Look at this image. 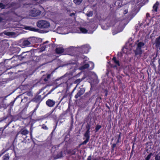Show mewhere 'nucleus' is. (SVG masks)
I'll use <instances>...</instances> for the list:
<instances>
[{"label": "nucleus", "instance_id": "nucleus-41", "mask_svg": "<svg viewBox=\"0 0 160 160\" xmlns=\"http://www.w3.org/2000/svg\"><path fill=\"white\" fill-rule=\"evenodd\" d=\"M28 28H29V29L31 31H37V29L34 28H31L30 27H28Z\"/></svg>", "mask_w": 160, "mask_h": 160}, {"label": "nucleus", "instance_id": "nucleus-9", "mask_svg": "<svg viewBox=\"0 0 160 160\" xmlns=\"http://www.w3.org/2000/svg\"><path fill=\"white\" fill-rule=\"evenodd\" d=\"M15 117V116L11 115L10 112H9L7 115L6 117L3 118V120H6L7 119H8V122H11V123L13 121H14Z\"/></svg>", "mask_w": 160, "mask_h": 160}, {"label": "nucleus", "instance_id": "nucleus-17", "mask_svg": "<svg viewBox=\"0 0 160 160\" xmlns=\"http://www.w3.org/2000/svg\"><path fill=\"white\" fill-rule=\"evenodd\" d=\"M155 47L158 48L160 47V36L156 38L155 40Z\"/></svg>", "mask_w": 160, "mask_h": 160}, {"label": "nucleus", "instance_id": "nucleus-30", "mask_svg": "<svg viewBox=\"0 0 160 160\" xmlns=\"http://www.w3.org/2000/svg\"><path fill=\"white\" fill-rule=\"evenodd\" d=\"M86 15L88 17H92L93 15V13L92 11H90L88 13L86 14Z\"/></svg>", "mask_w": 160, "mask_h": 160}, {"label": "nucleus", "instance_id": "nucleus-53", "mask_svg": "<svg viewBox=\"0 0 160 160\" xmlns=\"http://www.w3.org/2000/svg\"><path fill=\"white\" fill-rule=\"evenodd\" d=\"M48 42V41H47L43 43V45H44V44H46Z\"/></svg>", "mask_w": 160, "mask_h": 160}, {"label": "nucleus", "instance_id": "nucleus-47", "mask_svg": "<svg viewBox=\"0 0 160 160\" xmlns=\"http://www.w3.org/2000/svg\"><path fill=\"white\" fill-rule=\"evenodd\" d=\"M119 134L118 135H117L118 136V138L117 139L121 140V132H119Z\"/></svg>", "mask_w": 160, "mask_h": 160}, {"label": "nucleus", "instance_id": "nucleus-19", "mask_svg": "<svg viewBox=\"0 0 160 160\" xmlns=\"http://www.w3.org/2000/svg\"><path fill=\"white\" fill-rule=\"evenodd\" d=\"M90 49L88 47H83L82 48V52L83 53H88Z\"/></svg>", "mask_w": 160, "mask_h": 160}, {"label": "nucleus", "instance_id": "nucleus-21", "mask_svg": "<svg viewBox=\"0 0 160 160\" xmlns=\"http://www.w3.org/2000/svg\"><path fill=\"white\" fill-rule=\"evenodd\" d=\"M55 108L52 109L51 111L49 113L46 114L44 116V118H48L51 114H52L53 112L55 110Z\"/></svg>", "mask_w": 160, "mask_h": 160}, {"label": "nucleus", "instance_id": "nucleus-52", "mask_svg": "<svg viewBox=\"0 0 160 160\" xmlns=\"http://www.w3.org/2000/svg\"><path fill=\"white\" fill-rule=\"evenodd\" d=\"M75 15V13H73V12L71 13L70 14V16H74Z\"/></svg>", "mask_w": 160, "mask_h": 160}, {"label": "nucleus", "instance_id": "nucleus-49", "mask_svg": "<svg viewBox=\"0 0 160 160\" xmlns=\"http://www.w3.org/2000/svg\"><path fill=\"white\" fill-rule=\"evenodd\" d=\"M121 140L118 139H117V141L116 142V143L117 144H118V143L121 142Z\"/></svg>", "mask_w": 160, "mask_h": 160}, {"label": "nucleus", "instance_id": "nucleus-16", "mask_svg": "<svg viewBox=\"0 0 160 160\" xmlns=\"http://www.w3.org/2000/svg\"><path fill=\"white\" fill-rule=\"evenodd\" d=\"M159 5V3L158 1H157L153 5L152 10V11L154 12H158V6Z\"/></svg>", "mask_w": 160, "mask_h": 160}, {"label": "nucleus", "instance_id": "nucleus-60", "mask_svg": "<svg viewBox=\"0 0 160 160\" xmlns=\"http://www.w3.org/2000/svg\"><path fill=\"white\" fill-rule=\"evenodd\" d=\"M158 62L159 64V65H160V58L158 60Z\"/></svg>", "mask_w": 160, "mask_h": 160}, {"label": "nucleus", "instance_id": "nucleus-15", "mask_svg": "<svg viewBox=\"0 0 160 160\" xmlns=\"http://www.w3.org/2000/svg\"><path fill=\"white\" fill-rule=\"evenodd\" d=\"M55 51L57 54H60L63 53L64 49L62 47H58L56 48Z\"/></svg>", "mask_w": 160, "mask_h": 160}, {"label": "nucleus", "instance_id": "nucleus-42", "mask_svg": "<svg viewBox=\"0 0 160 160\" xmlns=\"http://www.w3.org/2000/svg\"><path fill=\"white\" fill-rule=\"evenodd\" d=\"M155 160H160V156H159L158 154H157L155 156Z\"/></svg>", "mask_w": 160, "mask_h": 160}, {"label": "nucleus", "instance_id": "nucleus-38", "mask_svg": "<svg viewBox=\"0 0 160 160\" xmlns=\"http://www.w3.org/2000/svg\"><path fill=\"white\" fill-rule=\"evenodd\" d=\"M42 128L44 130H48V128L47 127L46 125L45 124H43L42 126Z\"/></svg>", "mask_w": 160, "mask_h": 160}, {"label": "nucleus", "instance_id": "nucleus-54", "mask_svg": "<svg viewBox=\"0 0 160 160\" xmlns=\"http://www.w3.org/2000/svg\"><path fill=\"white\" fill-rule=\"evenodd\" d=\"M76 86L75 88H74L73 89L72 92V93H73L74 92L75 90L76 89Z\"/></svg>", "mask_w": 160, "mask_h": 160}, {"label": "nucleus", "instance_id": "nucleus-59", "mask_svg": "<svg viewBox=\"0 0 160 160\" xmlns=\"http://www.w3.org/2000/svg\"><path fill=\"white\" fill-rule=\"evenodd\" d=\"M2 20V18L1 17H0V22H1Z\"/></svg>", "mask_w": 160, "mask_h": 160}, {"label": "nucleus", "instance_id": "nucleus-10", "mask_svg": "<svg viewBox=\"0 0 160 160\" xmlns=\"http://www.w3.org/2000/svg\"><path fill=\"white\" fill-rule=\"evenodd\" d=\"M135 54V56L137 58H140L141 55L142 53V49H140L136 48V49L133 50Z\"/></svg>", "mask_w": 160, "mask_h": 160}, {"label": "nucleus", "instance_id": "nucleus-34", "mask_svg": "<svg viewBox=\"0 0 160 160\" xmlns=\"http://www.w3.org/2000/svg\"><path fill=\"white\" fill-rule=\"evenodd\" d=\"M69 153L71 154L72 155H74L76 153V149H75L72 150H70L69 151Z\"/></svg>", "mask_w": 160, "mask_h": 160}, {"label": "nucleus", "instance_id": "nucleus-44", "mask_svg": "<svg viewBox=\"0 0 160 160\" xmlns=\"http://www.w3.org/2000/svg\"><path fill=\"white\" fill-rule=\"evenodd\" d=\"M86 128L87 129H90L91 125L90 123H87V124Z\"/></svg>", "mask_w": 160, "mask_h": 160}, {"label": "nucleus", "instance_id": "nucleus-33", "mask_svg": "<svg viewBox=\"0 0 160 160\" xmlns=\"http://www.w3.org/2000/svg\"><path fill=\"white\" fill-rule=\"evenodd\" d=\"M13 51H16V52H19L20 51V48L18 47H14L13 48Z\"/></svg>", "mask_w": 160, "mask_h": 160}, {"label": "nucleus", "instance_id": "nucleus-20", "mask_svg": "<svg viewBox=\"0 0 160 160\" xmlns=\"http://www.w3.org/2000/svg\"><path fill=\"white\" fill-rule=\"evenodd\" d=\"M145 43L144 42H140L138 43L136 48L140 49H142V48L143 47Z\"/></svg>", "mask_w": 160, "mask_h": 160}, {"label": "nucleus", "instance_id": "nucleus-32", "mask_svg": "<svg viewBox=\"0 0 160 160\" xmlns=\"http://www.w3.org/2000/svg\"><path fill=\"white\" fill-rule=\"evenodd\" d=\"M48 47V46L47 45H46L45 44H44V45H43V43L42 44V46L41 47V49L42 50H44L45 49L47 48Z\"/></svg>", "mask_w": 160, "mask_h": 160}, {"label": "nucleus", "instance_id": "nucleus-64", "mask_svg": "<svg viewBox=\"0 0 160 160\" xmlns=\"http://www.w3.org/2000/svg\"><path fill=\"white\" fill-rule=\"evenodd\" d=\"M106 107H107L109 109H110V107H109V106H108L107 105V106H106Z\"/></svg>", "mask_w": 160, "mask_h": 160}, {"label": "nucleus", "instance_id": "nucleus-31", "mask_svg": "<svg viewBox=\"0 0 160 160\" xmlns=\"http://www.w3.org/2000/svg\"><path fill=\"white\" fill-rule=\"evenodd\" d=\"M102 127L101 125H97L95 127V130L96 132L98 131Z\"/></svg>", "mask_w": 160, "mask_h": 160}, {"label": "nucleus", "instance_id": "nucleus-1", "mask_svg": "<svg viewBox=\"0 0 160 160\" xmlns=\"http://www.w3.org/2000/svg\"><path fill=\"white\" fill-rule=\"evenodd\" d=\"M38 27L41 28H47L49 27L50 24L49 22L45 20H39L37 23Z\"/></svg>", "mask_w": 160, "mask_h": 160}, {"label": "nucleus", "instance_id": "nucleus-7", "mask_svg": "<svg viewBox=\"0 0 160 160\" xmlns=\"http://www.w3.org/2000/svg\"><path fill=\"white\" fill-rule=\"evenodd\" d=\"M18 3L15 2H12L11 3H8L5 5V8H12L14 10H15L18 8L17 6Z\"/></svg>", "mask_w": 160, "mask_h": 160}, {"label": "nucleus", "instance_id": "nucleus-35", "mask_svg": "<svg viewBox=\"0 0 160 160\" xmlns=\"http://www.w3.org/2000/svg\"><path fill=\"white\" fill-rule=\"evenodd\" d=\"M50 77L51 75L50 74H48L47 75L46 78L43 79L44 81L45 82H47L48 81V79L50 78Z\"/></svg>", "mask_w": 160, "mask_h": 160}, {"label": "nucleus", "instance_id": "nucleus-37", "mask_svg": "<svg viewBox=\"0 0 160 160\" xmlns=\"http://www.w3.org/2000/svg\"><path fill=\"white\" fill-rule=\"evenodd\" d=\"M8 149H7L5 150H4V149H2L1 152L0 154V156H2L3 154H4L6 152L8 151Z\"/></svg>", "mask_w": 160, "mask_h": 160}, {"label": "nucleus", "instance_id": "nucleus-3", "mask_svg": "<svg viewBox=\"0 0 160 160\" xmlns=\"http://www.w3.org/2000/svg\"><path fill=\"white\" fill-rule=\"evenodd\" d=\"M44 98H42V97L41 95H36L33 98H32L31 100H30L29 103L30 102H34L36 103H38L37 105H38V106L39 105L40 103L41 102V101Z\"/></svg>", "mask_w": 160, "mask_h": 160}, {"label": "nucleus", "instance_id": "nucleus-5", "mask_svg": "<svg viewBox=\"0 0 160 160\" xmlns=\"http://www.w3.org/2000/svg\"><path fill=\"white\" fill-rule=\"evenodd\" d=\"M41 13V11L39 9L34 8L30 12V15L33 17H36L39 15Z\"/></svg>", "mask_w": 160, "mask_h": 160}, {"label": "nucleus", "instance_id": "nucleus-63", "mask_svg": "<svg viewBox=\"0 0 160 160\" xmlns=\"http://www.w3.org/2000/svg\"><path fill=\"white\" fill-rule=\"evenodd\" d=\"M118 32L114 33L113 32H112V33L113 35H114L116 34Z\"/></svg>", "mask_w": 160, "mask_h": 160}, {"label": "nucleus", "instance_id": "nucleus-50", "mask_svg": "<svg viewBox=\"0 0 160 160\" xmlns=\"http://www.w3.org/2000/svg\"><path fill=\"white\" fill-rule=\"evenodd\" d=\"M91 160V155L88 156L87 160Z\"/></svg>", "mask_w": 160, "mask_h": 160}, {"label": "nucleus", "instance_id": "nucleus-13", "mask_svg": "<svg viewBox=\"0 0 160 160\" xmlns=\"http://www.w3.org/2000/svg\"><path fill=\"white\" fill-rule=\"evenodd\" d=\"M28 39L30 42V44L31 46L33 45V44L38 42V39L35 37H30Z\"/></svg>", "mask_w": 160, "mask_h": 160}, {"label": "nucleus", "instance_id": "nucleus-61", "mask_svg": "<svg viewBox=\"0 0 160 160\" xmlns=\"http://www.w3.org/2000/svg\"><path fill=\"white\" fill-rule=\"evenodd\" d=\"M18 96L15 99V100H14L13 102H12V104H13V103H14V101L16 100V99H17L18 98Z\"/></svg>", "mask_w": 160, "mask_h": 160}, {"label": "nucleus", "instance_id": "nucleus-40", "mask_svg": "<svg viewBox=\"0 0 160 160\" xmlns=\"http://www.w3.org/2000/svg\"><path fill=\"white\" fill-rule=\"evenodd\" d=\"M0 8H1L2 9L5 8V5H4L2 3L0 2Z\"/></svg>", "mask_w": 160, "mask_h": 160}, {"label": "nucleus", "instance_id": "nucleus-26", "mask_svg": "<svg viewBox=\"0 0 160 160\" xmlns=\"http://www.w3.org/2000/svg\"><path fill=\"white\" fill-rule=\"evenodd\" d=\"M84 78H82V79L78 78L74 82V83L77 84L78 85V84Z\"/></svg>", "mask_w": 160, "mask_h": 160}, {"label": "nucleus", "instance_id": "nucleus-39", "mask_svg": "<svg viewBox=\"0 0 160 160\" xmlns=\"http://www.w3.org/2000/svg\"><path fill=\"white\" fill-rule=\"evenodd\" d=\"M18 64H17V65L16 64L15 65H12L10 66V67L8 66V68L7 69L8 70V69H9L12 68H15V67L18 66Z\"/></svg>", "mask_w": 160, "mask_h": 160}, {"label": "nucleus", "instance_id": "nucleus-57", "mask_svg": "<svg viewBox=\"0 0 160 160\" xmlns=\"http://www.w3.org/2000/svg\"><path fill=\"white\" fill-rule=\"evenodd\" d=\"M58 123V120L56 121V125H55L56 126H57Z\"/></svg>", "mask_w": 160, "mask_h": 160}, {"label": "nucleus", "instance_id": "nucleus-29", "mask_svg": "<svg viewBox=\"0 0 160 160\" xmlns=\"http://www.w3.org/2000/svg\"><path fill=\"white\" fill-rule=\"evenodd\" d=\"M152 155V152H150L149 154H148L147 157L145 158V160H150L151 156Z\"/></svg>", "mask_w": 160, "mask_h": 160}, {"label": "nucleus", "instance_id": "nucleus-8", "mask_svg": "<svg viewBox=\"0 0 160 160\" xmlns=\"http://www.w3.org/2000/svg\"><path fill=\"white\" fill-rule=\"evenodd\" d=\"M85 88H79V90L75 96V98L76 99L78 98L79 97H80L81 95H83L85 92Z\"/></svg>", "mask_w": 160, "mask_h": 160}, {"label": "nucleus", "instance_id": "nucleus-45", "mask_svg": "<svg viewBox=\"0 0 160 160\" xmlns=\"http://www.w3.org/2000/svg\"><path fill=\"white\" fill-rule=\"evenodd\" d=\"M11 123V122H9L8 123L6 124L4 127L2 131H3L8 126V125Z\"/></svg>", "mask_w": 160, "mask_h": 160}, {"label": "nucleus", "instance_id": "nucleus-23", "mask_svg": "<svg viewBox=\"0 0 160 160\" xmlns=\"http://www.w3.org/2000/svg\"><path fill=\"white\" fill-rule=\"evenodd\" d=\"M9 158L10 156L8 153L5 154L2 157V160H9Z\"/></svg>", "mask_w": 160, "mask_h": 160}, {"label": "nucleus", "instance_id": "nucleus-48", "mask_svg": "<svg viewBox=\"0 0 160 160\" xmlns=\"http://www.w3.org/2000/svg\"><path fill=\"white\" fill-rule=\"evenodd\" d=\"M104 92H105V96L106 97L108 95V91L107 90H105Z\"/></svg>", "mask_w": 160, "mask_h": 160}, {"label": "nucleus", "instance_id": "nucleus-18", "mask_svg": "<svg viewBox=\"0 0 160 160\" xmlns=\"http://www.w3.org/2000/svg\"><path fill=\"white\" fill-rule=\"evenodd\" d=\"M63 152L62 151H61L58 152L57 155H55L54 157V158L55 159H58L63 157Z\"/></svg>", "mask_w": 160, "mask_h": 160}, {"label": "nucleus", "instance_id": "nucleus-51", "mask_svg": "<svg viewBox=\"0 0 160 160\" xmlns=\"http://www.w3.org/2000/svg\"><path fill=\"white\" fill-rule=\"evenodd\" d=\"M32 126H31L30 128V132H32L33 128H32Z\"/></svg>", "mask_w": 160, "mask_h": 160}, {"label": "nucleus", "instance_id": "nucleus-24", "mask_svg": "<svg viewBox=\"0 0 160 160\" xmlns=\"http://www.w3.org/2000/svg\"><path fill=\"white\" fill-rule=\"evenodd\" d=\"M79 29L82 33H86L88 32V30L84 28L80 27Z\"/></svg>", "mask_w": 160, "mask_h": 160}, {"label": "nucleus", "instance_id": "nucleus-14", "mask_svg": "<svg viewBox=\"0 0 160 160\" xmlns=\"http://www.w3.org/2000/svg\"><path fill=\"white\" fill-rule=\"evenodd\" d=\"M29 131L26 129H21L19 132H18L16 135V137L20 133L23 135H26L29 133Z\"/></svg>", "mask_w": 160, "mask_h": 160}, {"label": "nucleus", "instance_id": "nucleus-55", "mask_svg": "<svg viewBox=\"0 0 160 160\" xmlns=\"http://www.w3.org/2000/svg\"><path fill=\"white\" fill-rule=\"evenodd\" d=\"M30 135L31 138L32 137V132H30Z\"/></svg>", "mask_w": 160, "mask_h": 160}, {"label": "nucleus", "instance_id": "nucleus-43", "mask_svg": "<svg viewBox=\"0 0 160 160\" xmlns=\"http://www.w3.org/2000/svg\"><path fill=\"white\" fill-rule=\"evenodd\" d=\"M90 63L91 64L92 67L90 68V69L92 70V69L94 67V64L92 62H90Z\"/></svg>", "mask_w": 160, "mask_h": 160}, {"label": "nucleus", "instance_id": "nucleus-46", "mask_svg": "<svg viewBox=\"0 0 160 160\" xmlns=\"http://www.w3.org/2000/svg\"><path fill=\"white\" fill-rule=\"evenodd\" d=\"M26 94L28 96H32V93L30 91L26 92Z\"/></svg>", "mask_w": 160, "mask_h": 160}, {"label": "nucleus", "instance_id": "nucleus-36", "mask_svg": "<svg viewBox=\"0 0 160 160\" xmlns=\"http://www.w3.org/2000/svg\"><path fill=\"white\" fill-rule=\"evenodd\" d=\"M117 144L116 143H113L112 144L111 146V151L112 152H113L114 148L116 147Z\"/></svg>", "mask_w": 160, "mask_h": 160}, {"label": "nucleus", "instance_id": "nucleus-62", "mask_svg": "<svg viewBox=\"0 0 160 160\" xmlns=\"http://www.w3.org/2000/svg\"><path fill=\"white\" fill-rule=\"evenodd\" d=\"M124 12H125L124 14H126L128 12V10H125Z\"/></svg>", "mask_w": 160, "mask_h": 160}, {"label": "nucleus", "instance_id": "nucleus-22", "mask_svg": "<svg viewBox=\"0 0 160 160\" xmlns=\"http://www.w3.org/2000/svg\"><path fill=\"white\" fill-rule=\"evenodd\" d=\"M89 65L88 63H86L82 66H81L80 67V69L81 70H83L85 69L88 68H89Z\"/></svg>", "mask_w": 160, "mask_h": 160}, {"label": "nucleus", "instance_id": "nucleus-11", "mask_svg": "<svg viewBox=\"0 0 160 160\" xmlns=\"http://www.w3.org/2000/svg\"><path fill=\"white\" fill-rule=\"evenodd\" d=\"M55 102L51 99H48L46 102V105L49 107H53L55 104Z\"/></svg>", "mask_w": 160, "mask_h": 160}, {"label": "nucleus", "instance_id": "nucleus-58", "mask_svg": "<svg viewBox=\"0 0 160 160\" xmlns=\"http://www.w3.org/2000/svg\"><path fill=\"white\" fill-rule=\"evenodd\" d=\"M57 126H56L55 125V126L54 127V129H53V131H54V130L56 129V128H57Z\"/></svg>", "mask_w": 160, "mask_h": 160}, {"label": "nucleus", "instance_id": "nucleus-4", "mask_svg": "<svg viewBox=\"0 0 160 160\" xmlns=\"http://www.w3.org/2000/svg\"><path fill=\"white\" fill-rule=\"evenodd\" d=\"M29 51H27L22 52L20 55L18 56V58L20 60H22L24 59H28L30 58V54H28L27 53H29Z\"/></svg>", "mask_w": 160, "mask_h": 160}, {"label": "nucleus", "instance_id": "nucleus-27", "mask_svg": "<svg viewBox=\"0 0 160 160\" xmlns=\"http://www.w3.org/2000/svg\"><path fill=\"white\" fill-rule=\"evenodd\" d=\"M83 0H73V2L76 5H80Z\"/></svg>", "mask_w": 160, "mask_h": 160}, {"label": "nucleus", "instance_id": "nucleus-6", "mask_svg": "<svg viewBox=\"0 0 160 160\" xmlns=\"http://www.w3.org/2000/svg\"><path fill=\"white\" fill-rule=\"evenodd\" d=\"M112 60L115 65L112 64L110 62H109L108 63L111 67L115 68H117V66L119 67L120 66L119 60H117L115 57H113Z\"/></svg>", "mask_w": 160, "mask_h": 160}, {"label": "nucleus", "instance_id": "nucleus-56", "mask_svg": "<svg viewBox=\"0 0 160 160\" xmlns=\"http://www.w3.org/2000/svg\"><path fill=\"white\" fill-rule=\"evenodd\" d=\"M146 16L147 17H148V16H150V14L148 13H147L146 14Z\"/></svg>", "mask_w": 160, "mask_h": 160}, {"label": "nucleus", "instance_id": "nucleus-2", "mask_svg": "<svg viewBox=\"0 0 160 160\" xmlns=\"http://www.w3.org/2000/svg\"><path fill=\"white\" fill-rule=\"evenodd\" d=\"M90 129H87V130L84 135V136L86 138V139L79 144L78 146L79 147L82 145L86 144L89 141L90 138Z\"/></svg>", "mask_w": 160, "mask_h": 160}, {"label": "nucleus", "instance_id": "nucleus-25", "mask_svg": "<svg viewBox=\"0 0 160 160\" xmlns=\"http://www.w3.org/2000/svg\"><path fill=\"white\" fill-rule=\"evenodd\" d=\"M38 108V105H37L34 109L29 114L30 116H32L34 114V113L36 111L37 109Z\"/></svg>", "mask_w": 160, "mask_h": 160}, {"label": "nucleus", "instance_id": "nucleus-28", "mask_svg": "<svg viewBox=\"0 0 160 160\" xmlns=\"http://www.w3.org/2000/svg\"><path fill=\"white\" fill-rule=\"evenodd\" d=\"M55 89V88H52L43 97V98H44L46 97H47L48 95L50 94Z\"/></svg>", "mask_w": 160, "mask_h": 160}, {"label": "nucleus", "instance_id": "nucleus-12", "mask_svg": "<svg viewBox=\"0 0 160 160\" xmlns=\"http://www.w3.org/2000/svg\"><path fill=\"white\" fill-rule=\"evenodd\" d=\"M23 48L31 46L30 42L29 41L28 38L24 40L22 44Z\"/></svg>", "mask_w": 160, "mask_h": 160}]
</instances>
